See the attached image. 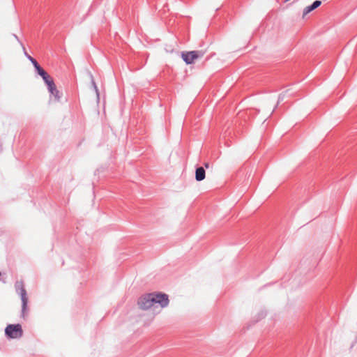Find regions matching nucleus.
I'll use <instances>...</instances> for the list:
<instances>
[{
  "instance_id": "39448f33",
  "label": "nucleus",
  "mask_w": 357,
  "mask_h": 357,
  "mask_svg": "<svg viewBox=\"0 0 357 357\" xmlns=\"http://www.w3.org/2000/svg\"><path fill=\"white\" fill-rule=\"evenodd\" d=\"M321 1L316 0L315 1L313 2L312 5L306 6L303 10V18H305L307 14L317 8L319 6H321Z\"/></svg>"
},
{
  "instance_id": "6e6552de",
  "label": "nucleus",
  "mask_w": 357,
  "mask_h": 357,
  "mask_svg": "<svg viewBox=\"0 0 357 357\" xmlns=\"http://www.w3.org/2000/svg\"><path fill=\"white\" fill-rule=\"evenodd\" d=\"M48 89L51 94H52L55 97L58 96L59 91L56 89V86L54 83H53V84L48 86Z\"/></svg>"
},
{
  "instance_id": "f03ea898",
  "label": "nucleus",
  "mask_w": 357,
  "mask_h": 357,
  "mask_svg": "<svg viewBox=\"0 0 357 357\" xmlns=\"http://www.w3.org/2000/svg\"><path fill=\"white\" fill-rule=\"evenodd\" d=\"M5 332L11 338H18L22 335V329L20 324L8 325L6 328Z\"/></svg>"
},
{
  "instance_id": "423d86ee",
  "label": "nucleus",
  "mask_w": 357,
  "mask_h": 357,
  "mask_svg": "<svg viewBox=\"0 0 357 357\" xmlns=\"http://www.w3.org/2000/svg\"><path fill=\"white\" fill-rule=\"evenodd\" d=\"M38 74L42 77L47 86L54 83L53 79L50 77V75L47 74L45 70H40Z\"/></svg>"
},
{
  "instance_id": "9d476101",
  "label": "nucleus",
  "mask_w": 357,
  "mask_h": 357,
  "mask_svg": "<svg viewBox=\"0 0 357 357\" xmlns=\"http://www.w3.org/2000/svg\"><path fill=\"white\" fill-rule=\"evenodd\" d=\"M92 84H93V88L95 89V91H96V93L97 100L98 101L99 99H100V97H99V91H98V87H97L96 84L95 83L94 81L92 82Z\"/></svg>"
},
{
  "instance_id": "7ed1b4c3",
  "label": "nucleus",
  "mask_w": 357,
  "mask_h": 357,
  "mask_svg": "<svg viewBox=\"0 0 357 357\" xmlns=\"http://www.w3.org/2000/svg\"><path fill=\"white\" fill-rule=\"evenodd\" d=\"M204 52L203 51H191L182 53V58L187 64H191L194 61L204 56Z\"/></svg>"
},
{
  "instance_id": "f257e3e1",
  "label": "nucleus",
  "mask_w": 357,
  "mask_h": 357,
  "mask_svg": "<svg viewBox=\"0 0 357 357\" xmlns=\"http://www.w3.org/2000/svg\"><path fill=\"white\" fill-rule=\"evenodd\" d=\"M139 307L144 310H160L169 304L168 296L162 293H150L142 295L138 300Z\"/></svg>"
},
{
  "instance_id": "20e7f679",
  "label": "nucleus",
  "mask_w": 357,
  "mask_h": 357,
  "mask_svg": "<svg viewBox=\"0 0 357 357\" xmlns=\"http://www.w3.org/2000/svg\"><path fill=\"white\" fill-rule=\"evenodd\" d=\"M20 297L22 302V313L24 314L27 311L28 297L26 289L22 284L20 288Z\"/></svg>"
},
{
  "instance_id": "0eeeda50",
  "label": "nucleus",
  "mask_w": 357,
  "mask_h": 357,
  "mask_svg": "<svg viewBox=\"0 0 357 357\" xmlns=\"http://www.w3.org/2000/svg\"><path fill=\"white\" fill-rule=\"evenodd\" d=\"M206 172L202 167L197 168L195 171V179L197 181H203L205 178Z\"/></svg>"
},
{
  "instance_id": "1a4fd4ad",
  "label": "nucleus",
  "mask_w": 357,
  "mask_h": 357,
  "mask_svg": "<svg viewBox=\"0 0 357 357\" xmlns=\"http://www.w3.org/2000/svg\"><path fill=\"white\" fill-rule=\"evenodd\" d=\"M30 58V60L31 61L32 63L33 64L36 70H37L38 73H40V70H44L43 68H42L39 64L38 63V62L34 59H33L32 57H29Z\"/></svg>"
}]
</instances>
